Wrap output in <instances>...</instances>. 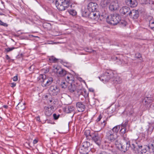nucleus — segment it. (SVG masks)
Returning a JSON list of instances; mask_svg holds the SVG:
<instances>
[{"instance_id": "nucleus-1", "label": "nucleus", "mask_w": 154, "mask_h": 154, "mask_svg": "<svg viewBox=\"0 0 154 154\" xmlns=\"http://www.w3.org/2000/svg\"><path fill=\"white\" fill-rule=\"evenodd\" d=\"M89 13L88 12L84 11L83 12V15H85V16H88V18L94 22L98 21L99 20L100 21L102 20L103 18L106 17V16L104 14H102L101 15L99 14L98 12H95V11H89Z\"/></svg>"}, {"instance_id": "nucleus-2", "label": "nucleus", "mask_w": 154, "mask_h": 154, "mask_svg": "<svg viewBox=\"0 0 154 154\" xmlns=\"http://www.w3.org/2000/svg\"><path fill=\"white\" fill-rule=\"evenodd\" d=\"M38 79L41 83V85L44 87L49 86L53 81L52 78L47 77L44 74H40L38 78Z\"/></svg>"}, {"instance_id": "nucleus-3", "label": "nucleus", "mask_w": 154, "mask_h": 154, "mask_svg": "<svg viewBox=\"0 0 154 154\" xmlns=\"http://www.w3.org/2000/svg\"><path fill=\"white\" fill-rule=\"evenodd\" d=\"M70 4L69 0H57L55 5L59 10L63 11L68 8Z\"/></svg>"}, {"instance_id": "nucleus-4", "label": "nucleus", "mask_w": 154, "mask_h": 154, "mask_svg": "<svg viewBox=\"0 0 154 154\" xmlns=\"http://www.w3.org/2000/svg\"><path fill=\"white\" fill-rule=\"evenodd\" d=\"M120 20V16L117 14H111L107 16L106 18L107 22L113 25L117 24Z\"/></svg>"}, {"instance_id": "nucleus-5", "label": "nucleus", "mask_w": 154, "mask_h": 154, "mask_svg": "<svg viewBox=\"0 0 154 154\" xmlns=\"http://www.w3.org/2000/svg\"><path fill=\"white\" fill-rule=\"evenodd\" d=\"M115 74L112 71L108 70L103 75L100 77H99V78L100 80L103 82H107L109 80L112 81Z\"/></svg>"}, {"instance_id": "nucleus-6", "label": "nucleus", "mask_w": 154, "mask_h": 154, "mask_svg": "<svg viewBox=\"0 0 154 154\" xmlns=\"http://www.w3.org/2000/svg\"><path fill=\"white\" fill-rule=\"evenodd\" d=\"M124 139L125 142L123 145L120 144V147L121 151L123 152H125L126 151L128 150L130 146V144L128 139H126L124 136Z\"/></svg>"}, {"instance_id": "nucleus-7", "label": "nucleus", "mask_w": 154, "mask_h": 154, "mask_svg": "<svg viewBox=\"0 0 154 154\" xmlns=\"http://www.w3.org/2000/svg\"><path fill=\"white\" fill-rule=\"evenodd\" d=\"M119 8L118 1L116 0H111L110 3L109 4V8L111 11H115Z\"/></svg>"}, {"instance_id": "nucleus-8", "label": "nucleus", "mask_w": 154, "mask_h": 154, "mask_svg": "<svg viewBox=\"0 0 154 154\" xmlns=\"http://www.w3.org/2000/svg\"><path fill=\"white\" fill-rule=\"evenodd\" d=\"M49 91L53 95H56L59 92L60 89L56 85H52L50 87Z\"/></svg>"}, {"instance_id": "nucleus-9", "label": "nucleus", "mask_w": 154, "mask_h": 154, "mask_svg": "<svg viewBox=\"0 0 154 154\" xmlns=\"http://www.w3.org/2000/svg\"><path fill=\"white\" fill-rule=\"evenodd\" d=\"M90 139H91L98 145L100 144V136L97 132L91 133V135L90 137Z\"/></svg>"}, {"instance_id": "nucleus-10", "label": "nucleus", "mask_w": 154, "mask_h": 154, "mask_svg": "<svg viewBox=\"0 0 154 154\" xmlns=\"http://www.w3.org/2000/svg\"><path fill=\"white\" fill-rule=\"evenodd\" d=\"M54 107L53 105L50 106H45L44 107L45 113L46 116H49L52 114Z\"/></svg>"}, {"instance_id": "nucleus-11", "label": "nucleus", "mask_w": 154, "mask_h": 154, "mask_svg": "<svg viewBox=\"0 0 154 154\" xmlns=\"http://www.w3.org/2000/svg\"><path fill=\"white\" fill-rule=\"evenodd\" d=\"M112 131H108L106 133V137L111 142L114 141L117 138V135L112 133Z\"/></svg>"}, {"instance_id": "nucleus-12", "label": "nucleus", "mask_w": 154, "mask_h": 154, "mask_svg": "<svg viewBox=\"0 0 154 154\" xmlns=\"http://www.w3.org/2000/svg\"><path fill=\"white\" fill-rule=\"evenodd\" d=\"M98 7V5L96 3L91 2L88 5V9L89 11H95Z\"/></svg>"}, {"instance_id": "nucleus-13", "label": "nucleus", "mask_w": 154, "mask_h": 154, "mask_svg": "<svg viewBox=\"0 0 154 154\" xmlns=\"http://www.w3.org/2000/svg\"><path fill=\"white\" fill-rule=\"evenodd\" d=\"M128 14L130 17L133 19H137L138 18L139 15V12L137 10H133L130 11Z\"/></svg>"}, {"instance_id": "nucleus-14", "label": "nucleus", "mask_w": 154, "mask_h": 154, "mask_svg": "<svg viewBox=\"0 0 154 154\" xmlns=\"http://www.w3.org/2000/svg\"><path fill=\"white\" fill-rule=\"evenodd\" d=\"M125 2L128 5L132 8L135 7L137 5V0H126Z\"/></svg>"}, {"instance_id": "nucleus-15", "label": "nucleus", "mask_w": 154, "mask_h": 154, "mask_svg": "<svg viewBox=\"0 0 154 154\" xmlns=\"http://www.w3.org/2000/svg\"><path fill=\"white\" fill-rule=\"evenodd\" d=\"M65 76H66L65 80L67 82H72L74 81V78L72 74L68 72H67Z\"/></svg>"}, {"instance_id": "nucleus-16", "label": "nucleus", "mask_w": 154, "mask_h": 154, "mask_svg": "<svg viewBox=\"0 0 154 154\" xmlns=\"http://www.w3.org/2000/svg\"><path fill=\"white\" fill-rule=\"evenodd\" d=\"M76 106L78 111L79 112L83 111L85 108V105L81 102H78L76 103Z\"/></svg>"}, {"instance_id": "nucleus-17", "label": "nucleus", "mask_w": 154, "mask_h": 154, "mask_svg": "<svg viewBox=\"0 0 154 154\" xmlns=\"http://www.w3.org/2000/svg\"><path fill=\"white\" fill-rule=\"evenodd\" d=\"M112 81L116 84L121 83L122 82V79L117 74H115Z\"/></svg>"}, {"instance_id": "nucleus-18", "label": "nucleus", "mask_w": 154, "mask_h": 154, "mask_svg": "<svg viewBox=\"0 0 154 154\" xmlns=\"http://www.w3.org/2000/svg\"><path fill=\"white\" fill-rule=\"evenodd\" d=\"M130 9L127 6H124L121 8L119 11L122 14H125L127 13L128 14L130 11Z\"/></svg>"}, {"instance_id": "nucleus-19", "label": "nucleus", "mask_w": 154, "mask_h": 154, "mask_svg": "<svg viewBox=\"0 0 154 154\" xmlns=\"http://www.w3.org/2000/svg\"><path fill=\"white\" fill-rule=\"evenodd\" d=\"M111 0H102L100 2V5L102 7H105L109 5L110 3Z\"/></svg>"}, {"instance_id": "nucleus-20", "label": "nucleus", "mask_w": 154, "mask_h": 154, "mask_svg": "<svg viewBox=\"0 0 154 154\" xmlns=\"http://www.w3.org/2000/svg\"><path fill=\"white\" fill-rule=\"evenodd\" d=\"M72 82L68 83V89L71 92H73L75 90V87L74 85H72Z\"/></svg>"}, {"instance_id": "nucleus-21", "label": "nucleus", "mask_w": 154, "mask_h": 154, "mask_svg": "<svg viewBox=\"0 0 154 154\" xmlns=\"http://www.w3.org/2000/svg\"><path fill=\"white\" fill-rule=\"evenodd\" d=\"M25 103H21L20 102L19 103L16 107V109L18 110H23L25 109Z\"/></svg>"}, {"instance_id": "nucleus-22", "label": "nucleus", "mask_w": 154, "mask_h": 154, "mask_svg": "<svg viewBox=\"0 0 154 154\" xmlns=\"http://www.w3.org/2000/svg\"><path fill=\"white\" fill-rule=\"evenodd\" d=\"M67 72L64 69L62 68L61 69V71L60 70L58 73L57 74V75L58 77H63L66 75Z\"/></svg>"}, {"instance_id": "nucleus-23", "label": "nucleus", "mask_w": 154, "mask_h": 154, "mask_svg": "<svg viewBox=\"0 0 154 154\" xmlns=\"http://www.w3.org/2000/svg\"><path fill=\"white\" fill-rule=\"evenodd\" d=\"M74 107L72 106H69L66 108L65 111L67 113H71L74 111Z\"/></svg>"}, {"instance_id": "nucleus-24", "label": "nucleus", "mask_w": 154, "mask_h": 154, "mask_svg": "<svg viewBox=\"0 0 154 154\" xmlns=\"http://www.w3.org/2000/svg\"><path fill=\"white\" fill-rule=\"evenodd\" d=\"M120 129V126L117 125L113 128L111 130H110L109 131H112V133H113L114 134H116L117 135V133Z\"/></svg>"}, {"instance_id": "nucleus-25", "label": "nucleus", "mask_w": 154, "mask_h": 154, "mask_svg": "<svg viewBox=\"0 0 154 154\" xmlns=\"http://www.w3.org/2000/svg\"><path fill=\"white\" fill-rule=\"evenodd\" d=\"M80 152L83 154H86L88 153L89 151L87 149L83 147L82 146L79 149Z\"/></svg>"}, {"instance_id": "nucleus-26", "label": "nucleus", "mask_w": 154, "mask_h": 154, "mask_svg": "<svg viewBox=\"0 0 154 154\" xmlns=\"http://www.w3.org/2000/svg\"><path fill=\"white\" fill-rule=\"evenodd\" d=\"M82 144V146L87 149L89 151L90 150L91 148H90V144L89 142L87 141L84 142Z\"/></svg>"}, {"instance_id": "nucleus-27", "label": "nucleus", "mask_w": 154, "mask_h": 154, "mask_svg": "<svg viewBox=\"0 0 154 154\" xmlns=\"http://www.w3.org/2000/svg\"><path fill=\"white\" fill-rule=\"evenodd\" d=\"M84 133L87 139L90 140V137L91 136V133L90 131L89 130H86L85 131Z\"/></svg>"}, {"instance_id": "nucleus-28", "label": "nucleus", "mask_w": 154, "mask_h": 154, "mask_svg": "<svg viewBox=\"0 0 154 154\" xmlns=\"http://www.w3.org/2000/svg\"><path fill=\"white\" fill-rule=\"evenodd\" d=\"M61 69L62 68H60L58 66H54V72L57 75L58 73V72H59L60 70L61 71Z\"/></svg>"}, {"instance_id": "nucleus-29", "label": "nucleus", "mask_w": 154, "mask_h": 154, "mask_svg": "<svg viewBox=\"0 0 154 154\" xmlns=\"http://www.w3.org/2000/svg\"><path fill=\"white\" fill-rule=\"evenodd\" d=\"M149 26L152 30H154V20L151 19L149 21Z\"/></svg>"}, {"instance_id": "nucleus-30", "label": "nucleus", "mask_w": 154, "mask_h": 154, "mask_svg": "<svg viewBox=\"0 0 154 154\" xmlns=\"http://www.w3.org/2000/svg\"><path fill=\"white\" fill-rule=\"evenodd\" d=\"M68 12L70 14L73 16L75 15L76 14L77 12L75 11L73 9L68 10Z\"/></svg>"}, {"instance_id": "nucleus-31", "label": "nucleus", "mask_w": 154, "mask_h": 154, "mask_svg": "<svg viewBox=\"0 0 154 154\" xmlns=\"http://www.w3.org/2000/svg\"><path fill=\"white\" fill-rule=\"evenodd\" d=\"M126 128H125L122 127L121 129L120 130V133L122 135H123V137L124 136L125 137V138L126 139H127L126 138V137H125V136L126 135H125L124 134L126 132Z\"/></svg>"}, {"instance_id": "nucleus-32", "label": "nucleus", "mask_w": 154, "mask_h": 154, "mask_svg": "<svg viewBox=\"0 0 154 154\" xmlns=\"http://www.w3.org/2000/svg\"><path fill=\"white\" fill-rule=\"evenodd\" d=\"M67 82H61L60 84V86L62 88L65 89L68 86L67 84L69 83Z\"/></svg>"}, {"instance_id": "nucleus-33", "label": "nucleus", "mask_w": 154, "mask_h": 154, "mask_svg": "<svg viewBox=\"0 0 154 154\" xmlns=\"http://www.w3.org/2000/svg\"><path fill=\"white\" fill-rule=\"evenodd\" d=\"M49 60L51 62H52L54 63H55L57 62L58 59L54 57H51L49 58Z\"/></svg>"}, {"instance_id": "nucleus-34", "label": "nucleus", "mask_w": 154, "mask_h": 154, "mask_svg": "<svg viewBox=\"0 0 154 154\" xmlns=\"http://www.w3.org/2000/svg\"><path fill=\"white\" fill-rule=\"evenodd\" d=\"M149 98L148 97L144 98L142 101V102L145 105L149 103L150 102L149 101Z\"/></svg>"}, {"instance_id": "nucleus-35", "label": "nucleus", "mask_w": 154, "mask_h": 154, "mask_svg": "<svg viewBox=\"0 0 154 154\" xmlns=\"http://www.w3.org/2000/svg\"><path fill=\"white\" fill-rule=\"evenodd\" d=\"M144 1L145 4L152 5L153 4V2L151 0H144Z\"/></svg>"}, {"instance_id": "nucleus-36", "label": "nucleus", "mask_w": 154, "mask_h": 154, "mask_svg": "<svg viewBox=\"0 0 154 154\" xmlns=\"http://www.w3.org/2000/svg\"><path fill=\"white\" fill-rule=\"evenodd\" d=\"M149 149H151L152 150L153 154H154V144L153 143L151 144L148 146Z\"/></svg>"}, {"instance_id": "nucleus-37", "label": "nucleus", "mask_w": 154, "mask_h": 154, "mask_svg": "<svg viewBox=\"0 0 154 154\" xmlns=\"http://www.w3.org/2000/svg\"><path fill=\"white\" fill-rule=\"evenodd\" d=\"M15 49V48L14 47L11 48H5V50H6L7 52H10V51H12L13 49Z\"/></svg>"}, {"instance_id": "nucleus-38", "label": "nucleus", "mask_w": 154, "mask_h": 154, "mask_svg": "<svg viewBox=\"0 0 154 154\" xmlns=\"http://www.w3.org/2000/svg\"><path fill=\"white\" fill-rule=\"evenodd\" d=\"M128 123V121H126L124 123H122V127L125 128V127L127 125Z\"/></svg>"}, {"instance_id": "nucleus-39", "label": "nucleus", "mask_w": 154, "mask_h": 154, "mask_svg": "<svg viewBox=\"0 0 154 154\" xmlns=\"http://www.w3.org/2000/svg\"><path fill=\"white\" fill-rule=\"evenodd\" d=\"M0 25L5 26H8V25L5 23L3 22L1 20H0Z\"/></svg>"}, {"instance_id": "nucleus-40", "label": "nucleus", "mask_w": 154, "mask_h": 154, "mask_svg": "<svg viewBox=\"0 0 154 154\" xmlns=\"http://www.w3.org/2000/svg\"><path fill=\"white\" fill-rule=\"evenodd\" d=\"M134 113V112L133 110L131 109L128 113V115L130 116H132Z\"/></svg>"}, {"instance_id": "nucleus-41", "label": "nucleus", "mask_w": 154, "mask_h": 154, "mask_svg": "<svg viewBox=\"0 0 154 154\" xmlns=\"http://www.w3.org/2000/svg\"><path fill=\"white\" fill-rule=\"evenodd\" d=\"M60 115H57L56 114H53V117L54 119L57 120V119L59 117Z\"/></svg>"}, {"instance_id": "nucleus-42", "label": "nucleus", "mask_w": 154, "mask_h": 154, "mask_svg": "<svg viewBox=\"0 0 154 154\" xmlns=\"http://www.w3.org/2000/svg\"><path fill=\"white\" fill-rule=\"evenodd\" d=\"M13 80L14 81H16L18 80V77L17 75H16V76H14L13 78Z\"/></svg>"}, {"instance_id": "nucleus-43", "label": "nucleus", "mask_w": 154, "mask_h": 154, "mask_svg": "<svg viewBox=\"0 0 154 154\" xmlns=\"http://www.w3.org/2000/svg\"><path fill=\"white\" fill-rule=\"evenodd\" d=\"M36 120L37 121L39 122H41V121L40 119V118L39 116H37L35 118Z\"/></svg>"}, {"instance_id": "nucleus-44", "label": "nucleus", "mask_w": 154, "mask_h": 154, "mask_svg": "<svg viewBox=\"0 0 154 154\" xmlns=\"http://www.w3.org/2000/svg\"><path fill=\"white\" fill-rule=\"evenodd\" d=\"M130 146L131 147V149H134L135 147V145L134 144H132L131 145H130Z\"/></svg>"}, {"instance_id": "nucleus-45", "label": "nucleus", "mask_w": 154, "mask_h": 154, "mask_svg": "<svg viewBox=\"0 0 154 154\" xmlns=\"http://www.w3.org/2000/svg\"><path fill=\"white\" fill-rule=\"evenodd\" d=\"M101 117L100 116L99 117L97 118V122L99 121L100 119H101Z\"/></svg>"}, {"instance_id": "nucleus-46", "label": "nucleus", "mask_w": 154, "mask_h": 154, "mask_svg": "<svg viewBox=\"0 0 154 154\" xmlns=\"http://www.w3.org/2000/svg\"><path fill=\"white\" fill-rule=\"evenodd\" d=\"M101 125L103 127H104L105 125V121H103L102 123H101Z\"/></svg>"}, {"instance_id": "nucleus-47", "label": "nucleus", "mask_w": 154, "mask_h": 154, "mask_svg": "<svg viewBox=\"0 0 154 154\" xmlns=\"http://www.w3.org/2000/svg\"><path fill=\"white\" fill-rule=\"evenodd\" d=\"M38 142V141L36 139H35L33 141V143L34 144H36Z\"/></svg>"}, {"instance_id": "nucleus-48", "label": "nucleus", "mask_w": 154, "mask_h": 154, "mask_svg": "<svg viewBox=\"0 0 154 154\" xmlns=\"http://www.w3.org/2000/svg\"><path fill=\"white\" fill-rule=\"evenodd\" d=\"M53 100H49V102H48V104H51V105H50V106H51V105H52V104H53L52 103L51 104V103H52L53 102Z\"/></svg>"}, {"instance_id": "nucleus-49", "label": "nucleus", "mask_w": 154, "mask_h": 154, "mask_svg": "<svg viewBox=\"0 0 154 154\" xmlns=\"http://www.w3.org/2000/svg\"><path fill=\"white\" fill-rule=\"evenodd\" d=\"M85 50L86 51L88 52H91V51H90L89 50V49L88 48H86L85 49Z\"/></svg>"}, {"instance_id": "nucleus-50", "label": "nucleus", "mask_w": 154, "mask_h": 154, "mask_svg": "<svg viewBox=\"0 0 154 154\" xmlns=\"http://www.w3.org/2000/svg\"><path fill=\"white\" fill-rule=\"evenodd\" d=\"M5 58L7 60H9L10 59V57L8 55H6Z\"/></svg>"}, {"instance_id": "nucleus-51", "label": "nucleus", "mask_w": 154, "mask_h": 154, "mask_svg": "<svg viewBox=\"0 0 154 154\" xmlns=\"http://www.w3.org/2000/svg\"><path fill=\"white\" fill-rule=\"evenodd\" d=\"M11 85H12L11 87H14L16 86V83H13L11 84Z\"/></svg>"}, {"instance_id": "nucleus-52", "label": "nucleus", "mask_w": 154, "mask_h": 154, "mask_svg": "<svg viewBox=\"0 0 154 154\" xmlns=\"http://www.w3.org/2000/svg\"><path fill=\"white\" fill-rule=\"evenodd\" d=\"M99 154H108L106 152H101Z\"/></svg>"}, {"instance_id": "nucleus-53", "label": "nucleus", "mask_w": 154, "mask_h": 154, "mask_svg": "<svg viewBox=\"0 0 154 154\" xmlns=\"http://www.w3.org/2000/svg\"><path fill=\"white\" fill-rule=\"evenodd\" d=\"M33 67H34V66H30L29 68V69L30 70V69H31L32 68H33Z\"/></svg>"}, {"instance_id": "nucleus-54", "label": "nucleus", "mask_w": 154, "mask_h": 154, "mask_svg": "<svg viewBox=\"0 0 154 154\" xmlns=\"http://www.w3.org/2000/svg\"><path fill=\"white\" fill-rule=\"evenodd\" d=\"M3 107L4 108H8V106H7V105H4V106H3Z\"/></svg>"}, {"instance_id": "nucleus-55", "label": "nucleus", "mask_w": 154, "mask_h": 154, "mask_svg": "<svg viewBox=\"0 0 154 154\" xmlns=\"http://www.w3.org/2000/svg\"><path fill=\"white\" fill-rule=\"evenodd\" d=\"M138 54V58H140V57H141V55L140 54Z\"/></svg>"}, {"instance_id": "nucleus-56", "label": "nucleus", "mask_w": 154, "mask_h": 154, "mask_svg": "<svg viewBox=\"0 0 154 154\" xmlns=\"http://www.w3.org/2000/svg\"><path fill=\"white\" fill-rule=\"evenodd\" d=\"M2 120V118L0 117V121H1Z\"/></svg>"}, {"instance_id": "nucleus-57", "label": "nucleus", "mask_w": 154, "mask_h": 154, "mask_svg": "<svg viewBox=\"0 0 154 154\" xmlns=\"http://www.w3.org/2000/svg\"><path fill=\"white\" fill-rule=\"evenodd\" d=\"M45 97L46 98V97H48V96L47 95H46L45 96Z\"/></svg>"}, {"instance_id": "nucleus-58", "label": "nucleus", "mask_w": 154, "mask_h": 154, "mask_svg": "<svg viewBox=\"0 0 154 154\" xmlns=\"http://www.w3.org/2000/svg\"><path fill=\"white\" fill-rule=\"evenodd\" d=\"M94 91V90L93 89H92V90H91V91H92V92H93Z\"/></svg>"}, {"instance_id": "nucleus-59", "label": "nucleus", "mask_w": 154, "mask_h": 154, "mask_svg": "<svg viewBox=\"0 0 154 154\" xmlns=\"http://www.w3.org/2000/svg\"><path fill=\"white\" fill-rule=\"evenodd\" d=\"M149 124H150V125L151 124L150 123H149Z\"/></svg>"}, {"instance_id": "nucleus-60", "label": "nucleus", "mask_w": 154, "mask_h": 154, "mask_svg": "<svg viewBox=\"0 0 154 154\" xmlns=\"http://www.w3.org/2000/svg\"><path fill=\"white\" fill-rule=\"evenodd\" d=\"M140 147L141 148L142 147V146H140Z\"/></svg>"}, {"instance_id": "nucleus-61", "label": "nucleus", "mask_w": 154, "mask_h": 154, "mask_svg": "<svg viewBox=\"0 0 154 154\" xmlns=\"http://www.w3.org/2000/svg\"><path fill=\"white\" fill-rule=\"evenodd\" d=\"M153 113H154V111L153 112Z\"/></svg>"}]
</instances>
